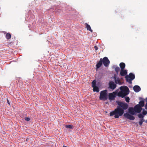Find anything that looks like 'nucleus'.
<instances>
[{
    "mask_svg": "<svg viewBox=\"0 0 147 147\" xmlns=\"http://www.w3.org/2000/svg\"><path fill=\"white\" fill-rule=\"evenodd\" d=\"M124 112V111L121 109V108L119 106L115 109L114 111H111L109 113L110 116L114 115V117L116 118H118L119 117V116L123 115Z\"/></svg>",
    "mask_w": 147,
    "mask_h": 147,
    "instance_id": "nucleus-1",
    "label": "nucleus"
},
{
    "mask_svg": "<svg viewBox=\"0 0 147 147\" xmlns=\"http://www.w3.org/2000/svg\"><path fill=\"white\" fill-rule=\"evenodd\" d=\"M110 61L107 57H105L103 58H100V60L97 63L96 65V69L99 68L102 65V63L105 67H107L109 65Z\"/></svg>",
    "mask_w": 147,
    "mask_h": 147,
    "instance_id": "nucleus-2",
    "label": "nucleus"
},
{
    "mask_svg": "<svg viewBox=\"0 0 147 147\" xmlns=\"http://www.w3.org/2000/svg\"><path fill=\"white\" fill-rule=\"evenodd\" d=\"M121 91L117 93V96L119 97H121L123 98L129 93V88L127 86H121L120 88Z\"/></svg>",
    "mask_w": 147,
    "mask_h": 147,
    "instance_id": "nucleus-3",
    "label": "nucleus"
},
{
    "mask_svg": "<svg viewBox=\"0 0 147 147\" xmlns=\"http://www.w3.org/2000/svg\"><path fill=\"white\" fill-rule=\"evenodd\" d=\"M107 93V90L101 91L99 97V99L104 101L107 100L108 98V94Z\"/></svg>",
    "mask_w": 147,
    "mask_h": 147,
    "instance_id": "nucleus-4",
    "label": "nucleus"
},
{
    "mask_svg": "<svg viewBox=\"0 0 147 147\" xmlns=\"http://www.w3.org/2000/svg\"><path fill=\"white\" fill-rule=\"evenodd\" d=\"M135 78V75L132 73H130L129 75H127L125 77L126 81L130 84H131L132 80L134 79Z\"/></svg>",
    "mask_w": 147,
    "mask_h": 147,
    "instance_id": "nucleus-5",
    "label": "nucleus"
},
{
    "mask_svg": "<svg viewBox=\"0 0 147 147\" xmlns=\"http://www.w3.org/2000/svg\"><path fill=\"white\" fill-rule=\"evenodd\" d=\"M117 103L119 107H120L123 110H126L128 108V105L127 103H125V102H118Z\"/></svg>",
    "mask_w": 147,
    "mask_h": 147,
    "instance_id": "nucleus-6",
    "label": "nucleus"
},
{
    "mask_svg": "<svg viewBox=\"0 0 147 147\" xmlns=\"http://www.w3.org/2000/svg\"><path fill=\"white\" fill-rule=\"evenodd\" d=\"M117 95V93L113 92L112 93H109V98L110 100H114Z\"/></svg>",
    "mask_w": 147,
    "mask_h": 147,
    "instance_id": "nucleus-7",
    "label": "nucleus"
},
{
    "mask_svg": "<svg viewBox=\"0 0 147 147\" xmlns=\"http://www.w3.org/2000/svg\"><path fill=\"white\" fill-rule=\"evenodd\" d=\"M109 88L112 90H114L116 87L117 85L113 81H110L109 83Z\"/></svg>",
    "mask_w": 147,
    "mask_h": 147,
    "instance_id": "nucleus-8",
    "label": "nucleus"
},
{
    "mask_svg": "<svg viewBox=\"0 0 147 147\" xmlns=\"http://www.w3.org/2000/svg\"><path fill=\"white\" fill-rule=\"evenodd\" d=\"M123 116L125 118H126L129 120H134L135 119V118L134 117V116L131 115H129V114L127 113H124Z\"/></svg>",
    "mask_w": 147,
    "mask_h": 147,
    "instance_id": "nucleus-9",
    "label": "nucleus"
},
{
    "mask_svg": "<svg viewBox=\"0 0 147 147\" xmlns=\"http://www.w3.org/2000/svg\"><path fill=\"white\" fill-rule=\"evenodd\" d=\"M135 108V113H140L142 108H141V107L140 106V105L137 104L134 107Z\"/></svg>",
    "mask_w": 147,
    "mask_h": 147,
    "instance_id": "nucleus-10",
    "label": "nucleus"
},
{
    "mask_svg": "<svg viewBox=\"0 0 147 147\" xmlns=\"http://www.w3.org/2000/svg\"><path fill=\"white\" fill-rule=\"evenodd\" d=\"M114 78L115 79V83L117 84H119L120 85H121V83L120 80L119 78H117L115 76H114Z\"/></svg>",
    "mask_w": 147,
    "mask_h": 147,
    "instance_id": "nucleus-11",
    "label": "nucleus"
},
{
    "mask_svg": "<svg viewBox=\"0 0 147 147\" xmlns=\"http://www.w3.org/2000/svg\"><path fill=\"white\" fill-rule=\"evenodd\" d=\"M133 90L136 92H138L141 90V88L139 86L136 85L133 87Z\"/></svg>",
    "mask_w": 147,
    "mask_h": 147,
    "instance_id": "nucleus-12",
    "label": "nucleus"
},
{
    "mask_svg": "<svg viewBox=\"0 0 147 147\" xmlns=\"http://www.w3.org/2000/svg\"><path fill=\"white\" fill-rule=\"evenodd\" d=\"M120 74L121 76H125L127 74V70L126 69L121 70Z\"/></svg>",
    "mask_w": 147,
    "mask_h": 147,
    "instance_id": "nucleus-13",
    "label": "nucleus"
},
{
    "mask_svg": "<svg viewBox=\"0 0 147 147\" xmlns=\"http://www.w3.org/2000/svg\"><path fill=\"white\" fill-rule=\"evenodd\" d=\"M129 112L131 115H134L135 114V111L134 107V108H129Z\"/></svg>",
    "mask_w": 147,
    "mask_h": 147,
    "instance_id": "nucleus-14",
    "label": "nucleus"
},
{
    "mask_svg": "<svg viewBox=\"0 0 147 147\" xmlns=\"http://www.w3.org/2000/svg\"><path fill=\"white\" fill-rule=\"evenodd\" d=\"M85 24L86 26L85 28L87 29V30L90 31L91 32H92L93 30H92L91 27L90 26L89 24L87 23H85Z\"/></svg>",
    "mask_w": 147,
    "mask_h": 147,
    "instance_id": "nucleus-15",
    "label": "nucleus"
},
{
    "mask_svg": "<svg viewBox=\"0 0 147 147\" xmlns=\"http://www.w3.org/2000/svg\"><path fill=\"white\" fill-rule=\"evenodd\" d=\"M119 66L121 68V70L124 69L125 67V63H121L119 64Z\"/></svg>",
    "mask_w": 147,
    "mask_h": 147,
    "instance_id": "nucleus-16",
    "label": "nucleus"
},
{
    "mask_svg": "<svg viewBox=\"0 0 147 147\" xmlns=\"http://www.w3.org/2000/svg\"><path fill=\"white\" fill-rule=\"evenodd\" d=\"M113 68H115V71L116 72L117 74L118 72L120 70V68L119 67H117L115 65H114L113 66Z\"/></svg>",
    "mask_w": 147,
    "mask_h": 147,
    "instance_id": "nucleus-17",
    "label": "nucleus"
},
{
    "mask_svg": "<svg viewBox=\"0 0 147 147\" xmlns=\"http://www.w3.org/2000/svg\"><path fill=\"white\" fill-rule=\"evenodd\" d=\"M93 91H96L97 92H98L99 91V88L96 86L94 87L93 86Z\"/></svg>",
    "mask_w": 147,
    "mask_h": 147,
    "instance_id": "nucleus-18",
    "label": "nucleus"
},
{
    "mask_svg": "<svg viewBox=\"0 0 147 147\" xmlns=\"http://www.w3.org/2000/svg\"><path fill=\"white\" fill-rule=\"evenodd\" d=\"M5 37L7 39L9 40L11 38V35L10 34L7 33L6 34Z\"/></svg>",
    "mask_w": 147,
    "mask_h": 147,
    "instance_id": "nucleus-19",
    "label": "nucleus"
},
{
    "mask_svg": "<svg viewBox=\"0 0 147 147\" xmlns=\"http://www.w3.org/2000/svg\"><path fill=\"white\" fill-rule=\"evenodd\" d=\"M138 105H140V106L141 107V108L142 107H143L144 106V101L143 100L140 101Z\"/></svg>",
    "mask_w": 147,
    "mask_h": 147,
    "instance_id": "nucleus-20",
    "label": "nucleus"
},
{
    "mask_svg": "<svg viewBox=\"0 0 147 147\" xmlns=\"http://www.w3.org/2000/svg\"><path fill=\"white\" fill-rule=\"evenodd\" d=\"M65 127L67 128L73 129L74 126L72 125H65Z\"/></svg>",
    "mask_w": 147,
    "mask_h": 147,
    "instance_id": "nucleus-21",
    "label": "nucleus"
},
{
    "mask_svg": "<svg viewBox=\"0 0 147 147\" xmlns=\"http://www.w3.org/2000/svg\"><path fill=\"white\" fill-rule=\"evenodd\" d=\"M138 116L139 118H141L142 119H143L144 116L141 113L139 114Z\"/></svg>",
    "mask_w": 147,
    "mask_h": 147,
    "instance_id": "nucleus-22",
    "label": "nucleus"
},
{
    "mask_svg": "<svg viewBox=\"0 0 147 147\" xmlns=\"http://www.w3.org/2000/svg\"><path fill=\"white\" fill-rule=\"evenodd\" d=\"M92 86L93 88V86L94 87L96 86V82L95 81H93V82H92Z\"/></svg>",
    "mask_w": 147,
    "mask_h": 147,
    "instance_id": "nucleus-23",
    "label": "nucleus"
},
{
    "mask_svg": "<svg viewBox=\"0 0 147 147\" xmlns=\"http://www.w3.org/2000/svg\"><path fill=\"white\" fill-rule=\"evenodd\" d=\"M125 101L127 102H129V97H125Z\"/></svg>",
    "mask_w": 147,
    "mask_h": 147,
    "instance_id": "nucleus-24",
    "label": "nucleus"
},
{
    "mask_svg": "<svg viewBox=\"0 0 147 147\" xmlns=\"http://www.w3.org/2000/svg\"><path fill=\"white\" fill-rule=\"evenodd\" d=\"M143 122V119H142L139 121V124L141 125L142 124Z\"/></svg>",
    "mask_w": 147,
    "mask_h": 147,
    "instance_id": "nucleus-25",
    "label": "nucleus"
},
{
    "mask_svg": "<svg viewBox=\"0 0 147 147\" xmlns=\"http://www.w3.org/2000/svg\"><path fill=\"white\" fill-rule=\"evenodd\" d=\"M147 113V111L144 110L143 109V114L144 115H146Z\"/></svg>",
    "mask_w": 147,
    "mask_h": 147,
    "instance_id": "nucleus-26",
    "label": "nucleus"
},
{
    "mask_svg": "<svg viewBox=\"0 0 147 147\" xmlns=\"http://www.w3.org/2000/svg\"><path fill=\"white\" fill-rule=\"evenodd\" d=\"M25 119L27 121H29L30 120V118L29 117H25Z\"/></svg>",
    "mask_w": 147,
    "mask_h": 147,
    "instance_id": "nucleus-27",
    "label": "nucleus"
},
{
    "mask_svg": "<svg viewBox=\"0 0 147 147\" xmlns=\"http://www.w3.org/2000/svg\"><path fill=\"white\" fill-rule=\"evenodd\" d=\"M94 48L95 50H97V49H98V47H97V46H95L94 47Z\"/></svg>",
    "mask_w": 147,
    "mask_h": 147,
    "instance_id": "nucleus-28",
    "label": "nucleus"
},
{
    "mask_svg": "<svg viewBox=\"0 0 147 147\" xmlns=\"http://www.w3.org/2000/svg\"><path fill=\"white\" fill-rule=\"evenodd\" d=\"M145 109H147V103H146V104L145 105Z\"/></svg>",
    "mask_w": 147,
    "mask_h": 147,
    "instance_id": "nucleus-29",
    "label": "nucleus"
},
{
    "mask_svg": "<svg viewBox=\"0 0 147 147\" xmlns=\"http://www.w3.org/2000/svg\"><path fill=\"white\" fill-rule=\"evenodd\" d=\"M7 103L8 104H9V105H10V103H9V100L8 99H7Z\"/></svg>",
    "mask_w": 147,
    "mask_h": 147,
    "instance_id": "nucleus-30",
    "label": "nucleus"
},
{
    "mask_svg": "<svg viewBox=\"0 0 147 147\" xmlns=\"http://www.w3.org/2000/svg\"><path fill=\"white\" fill-rule=\"evenodd\" d=\"M145 100V101L147 102V97L146 98Z\"/></svg>",
    "mask_w": 147,
    "mask_h": 147,
    "instance_id": "nucleus-31",
    "label": "nucleus"
},
{
    "mask_svg": "<svg viewBox=\"0 0 147 147\" xmlns=\"http://www.w3.org/2000/svg\"><path fill=\"white\" fill-rule=\"evenodd\" d=\"M63 147H67V146H63Z\"/></svg>",
    "mask_w": 147,
    "mask_h": 147,
    "instance_id": "nucleus-32",
    "label": "nucleus"
},
{
    "mask_svg": "<svg viewBox=\"0 0 147 147\" xmlns=\"http://www.w3.org/2000/svg\"><path fill=\"white\" fill-rule=\"evenodd\" d=\"M26 140H28L27 139H26Z\"/></svg>",
    "mask_w": 147,
    "mask_h": 147,
    "instance_id": "nucleus-33",
    "label": "nucleus"
},
{
    "mask_svg": "<svg viewBox=\"0 0 147 147\" xmlns=\"http://www.w3.org/2000/svg\"><path fill=\"white\" fill-rule=\"evenodd\" d=\"M26 140H28L27 139H26Z\"/></svg>",
    "mask_w": 147,
    "mask_h": 147,
    "instance_id": "nucleus-34",
    "label": "nucleus"
}]
</instances>
